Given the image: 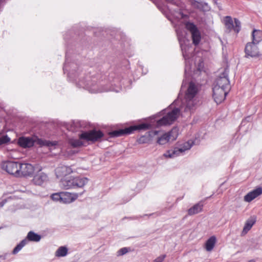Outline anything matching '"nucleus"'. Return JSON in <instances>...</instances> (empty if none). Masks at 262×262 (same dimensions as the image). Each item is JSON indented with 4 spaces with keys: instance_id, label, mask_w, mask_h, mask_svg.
Instances as JSON below:
<instances>
[{
    "instance_id": "nucleus-1",
    "label": "nucleus",
    "mask_w": 262,
    "mask_h": 262,
    "mask_svg": "<svg viewBox=\"0 0 262 262\" xmlns=\"http://www.w3.org/2000/svg\"><path fill=\"white\" fill-rule=\"evenodd\" d=\"M18 145L23 148H29L33 146L35 144L40 146H53L57 144L56 141L51 142L48 140H44L38 138L37 136L31 137H21L19 138L17 142Z\"/></svg>"
},
{
    "instance_id": "nucleus-2",
    "label": "nucleus",
    "mask_w": 262,
    "mask_h": 262,
    "mask_svg": "<svg viewBox=\"0 0 262 262\" xmlns=\"http://www.w3.org/2000/svg\"><path fill=\"white\" fill-rule=\"evenodd\" d=\"M199 92L198 86L192 82L189 83V85L185 94L186 107L184 111H190L193 110L196 104L195 96Z\"/></svg>"
},
{
    "instance_id": "nucleus-3",
    "label": "nucleus",
    "mask_w": 262,
    "mask_h": 262,
    "mask_svg": "<svg viewBox=\"0 0 262 262\" xmlns=\"http://www.w3.org/2000/svg\"><path fill=\"white\" fill-rule=\"evenodd\" d=\"M88 182V179L85 178H72L69 180H64L61 181L62 186L65 189L82 187Z\"/></svg>"
},
{
    "instance_id": "nucleus-4",
    "label": "nucleus",
    "mask_w": 262,
    "mask_h": 262,
    "mask_svg": "<svg viewBox=\"0 0 262 262\" xmlns=\"http://www.w3.org/2000/svg\"><path fill=\"white\" fill-rule=\"evenodd\" d=\"M180 110L176 108L168 113L166 116L158 121V125H166L172 123L180 115Z\"/></svg>"
},
{
    "instance_id": "nucleus-5",
    "label": "nucleus",
    "mask_w": 262,
    "mask_h": 262,
    "mask_svg": "<svg viewBox=\"0 0 262 262\" xmlns=\"http://www.w3.org/2000/svg\"><path fill=\"white\" fill-rule=\"evenodd\" d=\"M103 136L100 130L93 129L89 132H84L79 135V139L87 141L96 142Z\"/></svg>"
},
{
    "instance_id": "nucleus-6",
    "label": "nucleus",
    "mask_w": 262,
    "mask_h": 262,
    "mask_svg": "<svg viewBox=\"0 0 262 262\" xmlns=\"http://www.w3.org/2000/svg\"><path fill=\"white\" fill-rule=\"evenodd\" d=\"M193 144V142L191 140L184 143L182 147L178 148L176 147L173 149L167 151L164 156L166 158H174L179 156L180 154L183 153L185 151L189 149Z\"/></svg>"
},
{
    "instance_id": "nucleus-7",
    "label": "nucleus",
    "mask_w": 262,
    "mask_h": 262,
    "mask_svg": "<svg viewBox=\"0 0 262 262\" xmlns=\"http://www.w3.org/2000/svg\"><path fill=\"white\" fill-rule=\"evenodd\" d=\"M20 163L13 161H6L2 163V167L10 174L19 177Z\"/></svg>"
},
{
    "instance_id": "nucleus-8",
    "label": "nucleus",
    "mask_w": 262,
    "mask_h": 262,
    "mask_svg": "<svg viewBox=\"0 0 262 262\" xmlns=\"http://www.w3.org/2000/svg\"><path fill=\"white\" fill-rule=\"evenodd\" d=\"M228 68H225L224 72L221 73L216 78L214 86H219L221 88L228 90L230 89L229 80L228 77Z\"/></svg>"
},
{
    "instance_id": "nucleus-9",
    "label": "nucleus",
    "mask_w": 262,
    "mask_h": 262,
    "mask_svg": "<svg viewBox=\"0 0 262 262\" xmlns=\"http://www.w3.org/2000/svg\"><path fill=\"white\" fill-rule=\"evenodd\" d=\"M178 135V129L177 128L174 127L170 132L159 137L157 140V143L160 145H164L170 141L175 140Z\"/></svg>"
},
{
    "instance_id": "nucleus-10",
    "label": "nucleus",
    "mask_w": 262,
    "mask_h": 262,
    "mask_svg": "<svg viewBox=\"0 0 262 262\" xmlns=\"http://www.w3.org/2000/svg\"><path fill=\"white\" fill-rule=\"evenodd\" d=\"M185 27L191 34L193 43L195 45H198L200 42L201 36L196 26L193 23H187Z\"/></svg>"
},
{
    "instance_id": "nucleus-11",
    "label": "nucleus",
    "mask_w": 262,
    "mask_h": 262,
    "mask_svg": "<svg viewBox=\"0 0 262 262\" xmlns=\"http://www.w3.org/2000/svg\"><path fill=\"white\" fill-rule=\"evenodd\" d=\"M228 90L214 86L213 88V97L217 104L221 103L225 99L228 94Z\"/></svg>"
},
{
    "instance_id": "nucleus-12",
    "label": "nucleus",
    "mask_w": 262,
    "mask_h": 262,
    "mask_svg": "<svg viewBox=\"0 0 262 262\" xmlns=\"http://www.w3.org/2000/svg\"><path fill=\"white\" fill-rule=\"evenodd\" d=\"M245 51L247 56L251 57H258L260 55L257 45L253 43H248L246 46Z\"/></svg>"
},
{
    "instance_id": "nucleus-13",
    "label": "nucleus",
    "mask_w": 262,
    "mask_h": 262,
    "mask_svg": "<svg viewBox=\"0 0 262 262\" xmlns=\"http://www.w3.org/2000/svg\"><path fill=\"white\" fill-rule=\"evenodd\" d=\"M19 169V177L30 176H31L34 172L33 166L31 164L28 163L21 164L20 163Z\"/></svg>"
},
{
    "instance_id": "nucleus-14",
    "label": "nucleus",
    "mask_w": 262,
    "mask_h": 262,
    "mask_svg": "<svg viewBox=\"0 0 262 262\" xmlns=\"http://www.w3.org/2000/svg\"><path fill=\"white\" fill-rule=\"evenodd\" d=\"M55 171L56 177L58 178H61L71 174L73 170L69 166L60 165L55 169Z\"/></svg>"
},
{
    "instance_id": "nucleus-15",
    "label": "nucleus",
    "mask_w": 262,
    "mask_h": 262,
    "mask_svg": "<svg viewBox=\"0 0 262 262\" xmlns=\"http://www.w3.org/2000/svg\"><path fill=\"white\" fill-rule=\"evenodd\" d=\"M78 196L77 193L61 192V203H70L75 200Z\"/></svg>"
},
{
    "instance_id": "nucleus-16",
    "label": "nucleus",
    "mask_w": 262,
    "mask_h": 262,
    "mask_svg": "<svg viewBox=\"0 0 262 262\" xmlns=\"http://www.w3.org/2000/svg\"><path fill=\"white\" fill-rule=\"evenodd\" d=\"M262 194V188H257L253 191L249 192L244 196V201L247 202H250L255 198Z\"/></svg>"
},
{
    "instance_id": "nucleus-17",
    "label": "nucleus",
    "mask_w": 262,
    "mask_h": 262,
    "mask_svg": "<svg viewBox=\"0 0 262 262\" xmlns=\"http://www.w3.org/2000/svg\"><path fill=\"white\" fill-rule=\"evenodd\" d=\"M256 222V218L254 216L250 217L249 219H248L244 225L243 228L242 235H245L247 233V232L251 229L252 227L255 224Z\"/></svg>"
},
{
    "instance_id": "nucleus-18",
    "label": "nucleus",
    "mask_w": 262,
    "mask_h": 262,
    "mask_svg": "<svg viewBox=\"0 0 262 262\" xmlns=\"http://www.w3.org/2000/svg\"><path fill=\"white\" fill-rule=\"evenodd\" d=\"M47 175L44 172L41 171L36 174L33 179L34 183L39 185L42 184L44 182L47 181Z\"/></svg>"
},
{
    "instance_id": "nucleus-19",
    "label": "nucleus",
    "mask_w": 262,
    "mask_h": 262,
    "mask_svg": "<svg viewBox=\"0 0 262 262\" xmlns=\"http://www.w3.org/2000/svg\"><path fill=\"white\" fill-rule=\"evenodd\" d=\"M132 128H126L125 129H121L118 130H115L110 133L112 137H119L124 135H128L132 133Z\"/></svg>"
},
{
    "instance_id": "nucleus-20",
    "label": "nucleus",
    "mask_w": 262,
    "mask_h": 262,
    "mask_svg": "<svg viewBox=\"0 0 262 262\" xmlns=\"http://www.w3.org/2000/svg\"><path fill=\"white\" fill-rule=\"evenodd\" d=\"M191 3L194 8L199 9L200 10L207 11L209 10V7L207 3L198 2L195 0H192Z\"/></svg>"
},
{
    "instance_id": "nucleus-21",
    "label": "nucleus",
    "mask_w": 262,
    "mask_h": 262,
    "mask_svg": "<svg viewBox=\"0 0 262 262\" xmlns=\"http://www.w3.org/2000/svg\"><path fill=\"white\" fill-rule=\"evenodd\" d=\"M216 241V239L215 236H212L207 239L205 244V248L207 251L209 252L212 250L214 247Z\"/></svg>"
},
{
    "instance_id": "nucleus-22",
    "label": "nucleus",
    "mask_w": 262,
    "mask_h": 262,
    "mask_svg": "<svg viewBox=\"0 0 262 262\" xmlns=\"http://www.w3.org/2000/svg\"><path fill=\"white\" fill-rule=\"evenodd\" d=\"M262 40V31L254 30L252 32V42L251 43L257 45Z\"/></svg>"
},
{
    "instance_id": "nucleus-23",
    "label": "nucleus",
    "mask_w": 262,
    "mask_h": 262,
    "mask_svg": "<svg viewBox=\"0 0 262 262\" xmlns=\"http://www.w3.org/2000/svg\"><path fill=\"white\" fill-rule=\"evenodd\" d=\"M203 206V205L201 203L195 204L188 209V214L189 215H192L200 212L202 210Z\"/></svg>"
},
{
    "instance_id": "nucleus-24",
    "label": "nucleus",
    "mask_w": 262,
    "mask_h": 262,
    "mask_svg": "<svg viewBox=\"0 0 262 262\" xmlns=\"http://www.w3.org/2000/svg\"><path fill=\"white\" fill-rule=\"evenodd\" d=\"M225 25L228 32L233 29L234 24L232 18L230 16H226L225 18Z\"/></svg>"
},
{
    "instance_id": "nucleus-25",
    "label": "nucleus",
    "mask_w": 262,
    "mask_h": 262,
    "mask_svg": "<svg viewBox=\"0 0 262 262\" xmlns=\"http://www.w3.org/2000/svg\"><path fill=\"white\" fill-rule=\"evenodd\" d=\"M27 238L31 241L38 242L40 241L41 237L40 235L35 233L34 232L30 231L28 233Z\"/></svg>"
},
{
    "instance_id": "nucleus-26",
    "label": "nucleus",
    "mask_w": 262,
    "mask_h": 262,
    "mask_svg": "<svg viewBox=\"0 0 262 262\" xmlns=\"http://www.w3.org/2000/svg\"><path fill=\"white\" fill-rule=\"evenodd\" d=\"M69 143L73 147H79L83 145L82 142L79 139H70Z\"/></svg>"
},
{
    "instance_id": "nucleus-27",
    "label": "nucleus",
    "mask_w": 262,
    "mask_h": 262,
    "mask_svg": "<svg viewBox=\"0 0 262 262\" xmlns=\"http://www.w3.org/2000/svg\"><path fill=\"white\" fill-rule=\"evenodd\" d=\"M150 127V125L148 124H147V123H143V124H139L138 125H137V126H131V127H129V128H132V133L134 131V130H137V129H139V130H140V129H144V130H145V129H147L149 128Z\"/></svg>"
},
{
    "instance_id": "nucleus-28",
    "label": "nucleus",
    "mask_w": 262,
    "mask_h": 262,
    "mask_svg": "<svg viewBox=\"0 0 262 262\" xmlns=\"http://www.w3.org/2000/svg\"><path fill=\"white\" fill-rule=\"evenodd\" d=\"M68 249L65 247H60L56 252V256L58 257L64 256L67 254Z\"/></svg>"
},
{
    "instance_id": "nucleus-29",
    "label": "nucleus",
    "mask_w": 262,
    "mask_h": 262,
    "mask_svg": "<svg viewBox=\"0 0 262 262\" xmlns=\"http://www.w3.org/2000/svg\"><path fill=\"white\" fill-rule=\"evenodd\" d=\"M51 197L53 200L61 203V192L54 193Z\"/></svg>"
},
{
    "instance_id": "nucleus-30",
    "label": "nucleus",
    "mask_w": 262,
    "mask_h": 262,
    "mask_svg": "<svg viewBox=\"0 0 262 262\" xmlns=\"http://www.w3.org/2000/svg\"><path fill=\"white\" fill-rule=\"evenodd\" d=\"M234 23L233 29L236 33H238L240 30L241 22L237 19L234 18Z\"/></svg>"
},
{
    "instance_id": "nucleus-31",
    "label": "nucleus",
    "mask_w": 262,
    "mask_h": 262,
    "mask_svg": "<svg viewBox=\"0 0 262 262\" xmlns=\"http://www.w3.org/2000/svg\"><path fill=\"white\" fill-rule=\"evenodd\" d=\"M10 140L8 136L5 135L0 137V145L8 143Z\"/></svg>"
},
{
    "instance_id": "nucleus-32",
    "label": "nucleus",
    "mask_w": 262,
    "mask_h": 262,
    "mask_svg": "<svg viewBox=\"0 0 262 262\" xmlns=\"http://www.w3.org/2000/svg\"><path fill=\"white\" fill-rule=\"evenodd\" d=\"M129 249L128 248L125 247L121 248L117 252V256H122L127 253Z\"/></svg>"
},
{
    "instance_id": "nucleus-33",
    "label": "nucleus",
    "mask_w": 262,
    "mask_h": 262,
    "mask_svg": "<svg viewBox=\"0 0 262 262\" xmlns=\"http://www.w3.org/2000/svg\"><path fill=\"white\" fill-rule=\"evenodd\" d=\"M23 247L20 244H18L15 247V248L13 249L12 253L13 254H15L18 253L21 249Z\"/></svg>"
},
{
    "instance_id": "nucleus-34",
    "label": "nucleus",
    "mask_w": 262,
    "mask_h": 262,
    "mask_svg": "<svg viewBox=\"0 0 262 262\" xmlns=\"http://www.w3.org/2000/svg\"><path fill=\"white\" fill-rule=\"evenodd\" d=\"M165 257V255H162L156 258L153 262H163Z\"/></svg>"
},
{
    "instance_id": "nucleus-35",
    "label": "nucleus",
    "mask_w": 262,
    "mask_h": 262,
    "mask_svg": "<svg viewBox=\"0 0 262 262\" xmlns=\"http://www.w3.org/2000/svg\"><path fill=\"white\" fill-rule=\"evenodd\" d=\"M147 140V139L145 137L142 136L139 139L138 142L140 144H143L146 142Z\"/></svg>"
},
{
    "instance_id": "nucleus-36",
    "label": "nucleus",
    "mask_w": 262,
    "mask_h": 262,
    "mask_svg": "<svg viewBox=\"0 0 262 262\" xmlns=\"http://www.w3.org/2000/svg\"><path fill=\"white\" fill-rule=\"evenodd\" d=\"M27 243V241L26 239L23 240L19 244H20L21 247H24Z\"/></svg>"
},
{
    "instance_id": "nucleus-37",
    "label": "nucleus",
    "mask_w": 262,
    "mask_h": 262,
    "mask_svg": "<svg viewBox=\"0 0 262 262\" xmlns=\"http://www.w3.org/2000/svg\"><path fill=\"white\" fill-rule=\"evenodd\" d=\"M4 205V202H1L0 203V207H3Z\"/></svg>"
},
{
    "instance_id": "nucleus-38",
    "label": "nucleus",
    "mask_w": 262,
    "mask_h": 262,
    "mask_svg": "<svg viewBox=\"0 0 262 262\" xmlns=\"http://www.w3.org/2000/svg\"><path fill=\"white\" fill-rule=\"evenodd\" d=\"M154 134L155 135H157L158 134V131H155Z\"/></svg>"
},
{
    "instance_id": "nucleus-39",
    "label": "nucleus",
    "mask_w": 262,
    "mask_h": 262,
    "mask_svg": "<svg viewBox=\"0 0 262 262\" xmlns=\"http://www.w3.org/2000/svg\"><path fill=\"white\" fill-rule=\"evenodd\" d=\"M2 134V132L0 131V135Z\"/></svg>"
}]
</instances>
